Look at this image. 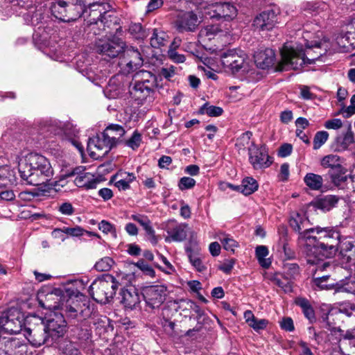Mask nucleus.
<instances>
[{
    "label": "nucleus",
    "instance_id": "f257e3e1",
    "mask_svg": "<svg viewBox=\"0 0 355 355\" xmlns=\"http://www.w3.org/2000/svg\"><path fill=\"white\" fill-rule=\"evenodd\" d=\"M343 238L336 227L316 226L300 233V243L303 246L307 262L314 265L319 261L333 257Z\"/></svg>",
    "mask_w": 355,
    "mask_h": 355
},
{
    "label": "nucleus",
    "instance_id": "f03ea898",
    "mask_svg": "<svg viewBox=\"0 0 355 355\" xmlns=\"http://www.w3.org/2000/svg\"><path fill=\"white\" fill-rule=\"evenodd\" d=\"M328 43L326 38L320 42H307L305 51L302 45L285 44L281 51L282 60L278 63L276 70H298L306 63H313L326 53L329 47Z\"/></svg>",
    "mask_w": 355,
    "mask_h": 355
},
{
    "label": "nucleus",
    "instance_id": "7ed1b4c3",
    "mask_svg": "<svg viewBox=\"0 0 355 355\" xmlns=\"http://www.w3.org/2000/svg\"><path fill=\"white\" fill-rule=\"evenodd\" d=\"M18 171L26 184L34 186L45 184L53 173L49 159L36 153H30L20 159Z\"/></svg>",
    "mask_w": 355,
    "mask_h": 355
},
{
    "label": "nucleus",
    "instance_id": "20e7f679",
    "mask_svg": "<svg viewBox=\"0 0 355 355\" xmlns=\"http://www.w3.org/2000/svg\"><path fill=\"white\" fill-rule=\"evenodd\" d=\"M89 10L87 26L94 35H101L103 32L108 33L107 28H111L117 24L118 19L112 10L110 4H95L86 7Z\"/></svg>",
    "mask_w": 355,
    "mask_h": 355
},
{
    "label": "nucleus",
    "instance_id": "39448f33",
    "mask_svg": "<svg viewBox=\"0 0 355 355\" xmlns=\"http://www.w3.org/2000/svg\"><path fill=\"white\" fill-rule=\"evenodd\" d=\"M157 78L150 71L141 70L135 74V83L131 94L139 105L150 106L155 99Z\"/></svg>",
    "mask_w": 355,
    "mask_h": 355
},
{
    "label": "nucleus",
    "instance_id": "423d86ee",
    "mask_svg": "<svg viewBox=\"0 0 355 355\" xmlns=\"http://www.w3.org/2000/svg\"><path fill=\"white\" fill-rule=\"evenodd\" d=\"M117 288L118 282L115 278L110 274H105L92 282L89 293L96 302L106 304L114 297Z\"/></svg>",
    "mask_w": 355,
    "mask_h": 355
},
{
    "label": "nucleus",
    "instance_id": "0eeeda50",
    "mask_svg": "<svg viewBox=\"0 0 355 355\" xmlns=\"http://www.w3.org/2000/svg\"><path fill=\"white\" fill-rule=\"evenodd\" d=\"M82 6L75 0H59L52 2L50 9L52 15L58 19L69 22L75 21L83 15Z\"/></svg>",
    "mask_w": 355,
    "mask_h": 355
},
{
    "label": "nucleus",
    "instance_id": "6e6552de",
    "mask_svg": "<svg viewBox=\"0 0 355 355\" xmlns=\"http://www.w3.org/2000/svg\"><path fill=\"white\" fill-rule=\"evenodd\" d=\"M73 176H76L73 182L78 187H84L87 189H95L98 183V181L94 178L93 174L85 172V166H79L63 173L61 175V178L56 182V184L62 187L66 178Z\"/></svg>",
    "mask_w": 355,
    "mask_h": 355
},
{
    "label": "nucleus",
    "instance_id": "1a4fd4ad",
    "mask_svg": "<svg viewBox=\"0 0 355 355\" xmlns=\"http://www.w3.org/2000/svg\"><path fill=\"white\" fill-rule=\"evenodd\" d=\"M23 316L16 308H10L0 316V329L6 333L16 334L21 331Z\"/></svg>",
    "mask_w": 355,
    "mask_h": 355
},
{
    "label": "nucleus",
    "instance_id": "9d476101",
    "mask_svg": "<svg viewBox=\"0 0 355 355\" xmlns=\"http://www.w3.org/2000/svg\"><path fill=\"white\" fill-rule=\"evenodd\" d=\"M142 295L148 306L159 308L166 300L167 287L162 284L147 286L143 288Z\"/></svg>",
    "mask_w": 355,
    "mask_h": 355
},
{
    "label": "nucleus",
    "instance_id": "9b49d317",
    "mask_svg": "<svg viewBox=\"0 0 355 355\" xmlns=\"http://www.w3.org/2000/svg\"><path fill=\"white\" fill-rule=\"evenodd\" d=\"M204 14L210 19L230 21L236 16L237 10L230 3H216L205 7Z\"/></svg>",
    "mask_w": 355,
    "mask_h": 355
},
{
    "label": "nucleus",
    "instance_id": "f8f14e48",
    "mask_svg": "<svg viewBox=\"0 0 355 355\" xmlns=\"http://www.w3.org/2000/svg\"><path fill=\"white\" fill-rule=\"evenodd\" d=\"M96 46L99 53L114 58L124 51L125 44L120 38L114 36L112 38L99 40Z\"/></svg>",
    "mask_w": 355,
    "mask_h": 355
},
{
    "label": "nucleus",
    "instance_id": "ddd939ff",
    "mask_svg": "<svg viewBox=\"0 0 355 355\" xmlns=\"http://www.w3.org/2000/svg\"><path fill=\"white\" fill-rule=\"evenodd\" d=\"M114 146L103 132L93 138H89L87 142V151L91 157L98 159L107 155Z\"/></svg>",
    "mask_w": 355,
    "mask_h": 355
},
{
    "label": "nucleus",
    "instance_id": "4468645a",
    "mask_svg": "<svg viewBox=\"0 0 355 355\" xmlns=\"http://www.w3.org/2000/svg\"><path fill=\"white\" fill-rule=\"evenodd\" d=\"M37 320L39 322L33 328H26L24 333V336L29 343L36 347L47 343L50 340L45 328V321L41 318H37Z\"/></svg>",
    "mask_w": 355,
    "mask_h": 355
},
{
    "label": "nucleus",
    "instance_id": "2eb2a0df",
    "mask_svg": "<svg viewBox=\"0 0 355 355\" xmlns=\"http://www.w3.org/2000/svg\"><path fill=\"white\" fill-rule=\"evenodd\" d=\"M249 162L254 169H262L269 167L272 161L265 147L256 146L253 142L248 147Z\"/></svg>",
    "mask_w": 355,
    "mask_h": 355
},
{
    "label": "nucleus",
    "instance_id": "dca6fc26",
    "mask_svg": "<svg viewBox=\"0 0 355 355\" xmlns=\"http://www.w3.org/2000/svg\"><path fill=\"white\" fill-rule=\"evenodd\" d=\"M338 250L342 264L352 271L355 267V240L350 237H344Z\"/></svg>",
    "mask_w": 355,
    "mask_h": 355
},
{
    "label": "nucleus",
    "instance_id": "f3484780",
    "mask_svg": "<svg viewBox=\"0 0 355 355\" xmlns=\"http://www.w3.org/2000/svg\"><path fill=\"white\" fill-rule=\"evenodd\" d=\"M245 58L242 51L239 54L235 50H229L221 55V63L225 69L236 73L247 64Z\"/></svg>",
    "mask_w": 355,
    "mask_h": 355
},
{
    "label": "nucleus",
    "instance_id": "a211bd4d",
    "mask_svg": "<svg viewBox=\"0 0 355 355\" xmlns=\"http://www.w3.org/2000/svg\"><path fill=\"white\" fill-rule=\"evenodd\" d=\"M45 328L51 341L62 337L66 332V321L62 314L54 313L45 321Z\"/></svg>",
    "mask_w": 355,
    "mask_h": 355
},
{
    "label": "nucleus",
    "instance_id": "6ab92c4d",
    "mask_svg": "<svg viewBox=\"0 0 355 355\" xmlns=\"http://www.w3.org/2000/svg\"><path fill=\"white\" fill-rule=\"evenodd\" d=\"M144 60L140 52L134 48L126 51L125 56L121 59L119 65L124 73H130L140 68Z\"/></svg>",
    "mask_w": 355,
    "mask_h": 355
},
{
    "label": "nucleus",
    "instance_id": "aec40b11",
    "mask_svg": "<svg viewBox=\"0 0 355 355\" xmlns=\"http://www.w3.org/2000/svg\"><path fill=\"white\" fill-rule=\"evenodd\" d=\"M187 227L188 225L186 223H178L173 220H168L166 226L168 236L165 238V241L170 243L184 241L187 236Z\"/></svg>",
    "mask_w": 355,
    "mask_h": 355
},
{
    "label": "nucleus",
    "instance_id": "412c9836",
    "mask_svg": "<svg viewBox=\"0 0 355 355\" xmlns=\"http://www.w3.org/2000/svg\"><path fill=\"white\" fill-rule=\"evenodd\" d=\"M199 24L198 17L193 12H185L179 15L175 21L176 28L180 33L194 31Z\"/></svg>",
    "mask_w": 355,
    "mask_h": 355
},
{
    "label": "nucleus",
    "instance_id": "4be33fe9",
    "mask_svg": "<svg viewBox=\"0 0 355 355\" xmlns=\"http://www.w3.org/2000/svg\"><path fill=\"white\" fill-rule=\"evenodd\" d=\"M277 22L276 12L273 10L269 9L263 11L255 17L253 26L259 31H269L272 29Z\"/></svg>",
    "mask_w": 355,
    "mask_h": 355
},
{
    "label": "nucleus",
    "instance_id": "5701e85b",
    "mask_svg": "<svg viewBox=\"0 0 355 355\" xmlns=\"http://www.w3.org/2000/svg\"><path fill=\"white\" fill-rule=\"evenodd\" d=\"M33 2V0H5L3 8L8 16L16 13L17 15L23 14L24 16L29 17V12L23 13L20 10L25 9L27 10L31 8Z\"/></svg>",
    "mask_w": 355,
    "mask_h": 355
},
{
    "label": "nucleus",
    "instance_id": "b1692460",
    "mask_svg": "<svg viewBox=\"0 0 355 355\" xmlns=\"http://www.w3.org/2000/svg\"><path fill=\"white\" fill-rule=\"evenodd\" d=\"M47 131L58 135H65L66 137L71 139L76 137L78 130L72 127L69 123H63L61 121H51L47 125Z\"/></svg>",
    "mask_w": 355,
    "mask_h": 355
},
{
    "label": "nucleus",
    "instance_id": "393cba45",
    "mask_svg": "<svg viewBox=\"0 0 355 355\" xmlns=\"http://www.w3.org/2000/svg\"><path fill=\"white\" fill-rule=\"evenodd\" d=\"M256 65L262 69H268L275 64V54L272 49L257 51L254 55Z\"/></svg>",
    "mask_w": 355,
    "mask_h": 355
},
{
    "label": "nucleus",
    "instance_id": "a878e982",
    "mask_svg": "<svg viewBox=\"0 0 355 355\" xmlns=\"http://www.w3.org/2000/svg\"><path fill=\"white\" fill-rule=\"evenodd\" d=\"M121 302L124 305L125 309L130 310L135 309L140 303V297L136 288L130 287L123 289L121 292Z\"/></svg>",
    "mask_w": 355,
    "mask_h": 355
},
{
    "label": "nucleus",
    "instance_id": "bb28decb",
    "mask_svg": "<svg viewBox=\"0 0 355 355\" xmlns=\"http://www.w3.org/2000/svg\"><path fill=\"white\" fill-rule=\"evenodd\" d=\"M340 199L335 195H326L317 198L313 203L316 209L327 212L337 206Z\"/></svg>",
    "mask_w": 355,
    "mask_h": 355
},
{
    "label": "nucleus",
    "instance_id": "cd10ccee",
    "mask_svg": "<svg viewBox=\"0 0 355 355\" xmlns=\"http://www.w3.org/2000/svg\"><path fill=\"white\" fill-rule=\"evenodd\" d=\"M125 131L123 128L118 124H111L108 125L103 132V137H106L113 146L118 143L122 142L121 138L125 135Z\"/></svg>",
    "mask_w": 355,
    "mask_h": 355
},
{
    "label": "nucleus",
    "instance_id": "c85d7f7f",
    "mask_svg": "<svg viewBox=\"0 0 355 355\" xmlns=\"http://www.w3.org/2000/svg\"><path fill=\"white\" fill-rule=\"evenodd\" d=\"M354 142V135L349 125L346 132L338 135L335 139L336 150L344 151Z\"/></svg>",
    "mask_w": 355,
    "mask_h": 355
},
{
    "label": "nucleus",
    "instance_id": "c756f323",
    "mask_svg": "<svg viewBox=\"0 0 355 355\" xmlns=\"http://www.w3.org/2000/svg\"><path fill=\"white\" fill-rule=\"evenodd\" d=\"M6 162L5 157L0 156V189L14 183L13 172L10 169Z\"/></svg>",
    "mask_w": 355,
    "mask_h": 355
},
{
    "label": "nucleus",
    "instance_id": "7c9ffc66",
    "mask_svg": "<svg viewBox=\"0 0 355 355\" xmlns=\"http://www.w3.org/2000/svg\"><path fill=\"white\" fill-rule=\"evenodd\" d=\"M347 170L343 166H338V168L329 172V177L332 183L340 189H345L347 181L351 176L346 175Z\"/></svg>",
    "mask_w": 355,
    "mask_h": 355
},
{
    "label": "nucleus",
    "instance_id": "2f4dec72",
    "mask_svg": "<svg viewBox=\"0 0 355 355\" xmlns=\"http://www.w3.org/2000/svg\"><path fill=\"white\" fill-rule=\"evenodd\" d=\"M303 10L312 15H322V17H327L329 12V6L323 1L306 2L303 5Z\"/></svg>",
    "mask_w": 355,
    "mask_h": 355
},
{
    "label": "nucleus",
    "instance_id": "473e14b6",
    "mask_svg": "<svg viewBox=\"0 0 355 355\" xmlns=\"http://www.w3.org/2000/svg\"><path fill=\"white\" fill-rule=\"evenodd\" d=\"M323 178L320 175L308 173L304 177V182L312 191H322L323 188Z\"/></svg>",
    "mask_w": 355,
    "mask_h": 355
},
{
    "label": "nucleus",
    "instance_id": "72a5a7b5",
    "mask_svg": "<svg viewBox=\"0 0 355 355\" xmlns=\"http://www.w3.org/2000/svg\"><path fill=\"white\" fill-rule=\"evenodd\" d=\"M295 304L299 306L304 315L311 323L315 321L314 310L309 301L304 297H297L295 300Z\"/></svg>",
    "mask_w": 355,
    "mask_h": 355
},
{
    "label": "nucleus",
    "instance_id": "f704fd0d",
    "mask_svg": "<svg viewBox=\"0 0 355 355\" xmlns=\"http://www.w3.org/2000/svg\"><path fill=\"white\" fill-rule=\"evenodd\" d=\"M259 184L256 180L252 177L244 178L240 186L236 187L234 189L239 190L245 196L250 195L257 190Z\"/></svg>",
    "mask_w": 355,
    "mask_h": 355
},
{
    "label": "nucleus",
    "instance_id": "c9c22d12",
    "mask_svg": "<svg viewBox=\"0 0 355 355\" xmlns=\"http://www.w3.org/2000/svg\"><path fill=\"white\" fill-rule=\"evenodd\" d=\"M282 275L287 279L293 281L300 275V269L297 263L291 262H284L282 266Z\"/></svg>",
    "mask_w": 355,
    "mask_h": 355
},
{
    "label": "nucleus",
    "instance_id": "e433bc0d",
    "mask_svg": "<svg viewBox=\"0 0 355 355\" xmlns=\"http://www.w3.org/2000/svg\"><path fill=\"white\" fill-rule=\"evenodd\" d=\"M168 40V36L166 32L155 28L150 37V45L153 48H159L166 45Z\"/></svg>",
    "mask_w": 355,
    "mask_h": 355
},
{
    "label": "nucleus",
    "instance_id": "4c0bfd02",
    "mask_svg": "<svg viewBox=\"0 0 355 355\" xmlns=\"http://www.w3.org/2000/svg\"><path fill=\"white\" fill-rule=\"evenodd\" d=\"M192 300L187 299H181L178 301H174L171 306L176 311H180L181 315L187 317L191 311Z\"/></svg>",
    "mask_w": 355,
    "mask_h": 355
},
{
    "label": "nucleus",
    "instance_id": "58836bf2",
    "mask_svg": "<svg viewBox=\"0 0 355 355\" xmlns=\"http://www.w3.org/2000/svg\"><path fill=\"white\" fill-rule=\"evenodd\" d=\"M269 251L265 245H258L255 250V255L259 264L264 268H268L271 264L269 259L266 257L268 255Z\"/></svg>",
    "mask_w": 355,
    "mask_h": 355
},
{
    "label": "nucleus",
    "instance_id": "ea45409f",
    "mask_svg": "<svg viewBox=\"0 0 355 355\" xmlns=\"http://www.w3.org/2000/svg\"><path fill=\"white\" fill-rule=\"evenodd\" d=\"M352 272H354L353 276H350L345 280H341L337 284V289L338 291L352 293H355V267Z\"/></svg>",
    "mask_w": 355,
    "mask_h": 355
},
{
    "label": "nucleus",
    "instance_id": "a19ab883",
    "mask_svg": "<svg viewBox=\"0 0 355 355\" xmlns=\"http://www.w3.org/2000/svg\"><path fill=\"white\" fill-rule=\"evenodd\" d=\"M321 165L324 168H331V171L338 168L342 166L340 164V157L337 155H328L324 156L321 160Z\"/></svg>",
    "mask_w": 355,
    "mask_h": 355
},
{
    "label": "nucleus",
    "instance_id": "79ce46f5",
    "mask_svg": "<svg viewBox=\"0 0 355 355\" xmlns=\"http://www.w3.org/2000/svg\"><path fill=\"white\" fill-rule=\"evenodd\" d=\"M199 112L202 114H207L209 116L216 117L223 114V110L220 107L211 105L208 103H205L200 108Z\"/></svg>",
    "mask_w": 355,
    "mask_h": 355
},
{
    "label": "nucleus",
    "instance_id": "37998d69",
    "mask_svg": "<svg viewBox=\"0 0 355 355\" xmlns=\"http://www.w3.org/2000/svg\"><path fill=\"white\" fill-rule=\"evenodd\" d=\"M282 277L280 278L277 275H276L272 279V282L281 288L285 293H290L293 291V281L291 279H287L283 277L282 275Z\"/></svg>",
    "mask_w": 355,
    "mask_h": 355
},
{
    "label": "nucleus",
    "instance_id": "c03bdc74",
    "mask_svg": "<svg viewBox=\"0 0 355 355\" xmlns=\"http://www.w3.org/2000/svg\"><path fill=\"white\" fill-rule=\"evenodd\" d=\"M341 338L339 341V347L342 349V347L349 345L355 347V329H352L346 331L344 334H340Z\"/></svg>",
    "mask_w": 355,
    "mask_h": 355
},
{
    "label": "nucleus",
    "instance_id": "a18cd8bd",
    "mask_svg": "<svg viewBox=\"0 0 355 355\" xmlns=\"http://www.w3.org/2000/svg\"><path fill=\"white\" fill-rule=\"evenodd\" d=\"M141 140V135L137 130H135L132 136L129 139L125 140L123 143L125 146L130 148L133 150H135L139 147Z\"/></svg>",
    "mask_w": 355,
    "mask_h": 355
},
{
    "label": "nucleus",
    "instance_id": "49530a36",
    "mask_svg": "<svg viewBox=\"0 0 355 355\" xmlns=\"http://www.w3.org/2000/svg\"><path fill=\"white\" fill-rule=\"evenodd\" d=\"M128 32L137 40L144 39L146 36L145 31L139 23L131 24L129 26Z\"/></svg>",
    "mask_w": 355,
    "mask_h": 355
},
{
    "label": "nucleus",
    "instance_id": "de8ad7c7",
    "mask_svg": "<svg viewBox=\"0 0 355 355\" xmlns=\"http://www.w3.org/2000/svg\"><path fill=\"white\" fill-rule=\"evenodd\" d=\"M219 239L222 243L224 249L227 251L234 252L235 248L238 247V243L230 236L223 234Z\"/></svg>",
    "mask_w": 355,
    "mask_h": 355
},
{
    "label": "nucleus",
    "instance_id": "09e8293b",
    "mask_svg": "<svg viewBox=\"0 0 355 355\" xmlns=\"http://www.w3.org/2000/svg\"><path fill=\"white\" fill-rule=\"evenodd\" d=\"M329 133L327 131L316 132L313 139V149H319L328 139Z\"/></svg>",
    "mask_w": 355,
    "mask_h": 355
},
{
    "label": "nucleus",
    "instance_id": "8fccbe9b",
    "mask_svg": "<svg viewBox=\"0 0 355 355\" xmlns=\"http://www.w3.org/2000/svg\"><path fill=\"white\" fill-rule=\"evenodd\" d=\"M113 263L114 261L110 257H105L97 261L94 266L98 271H108L112 268Z\"/></svg>",
    "mask_w": 355,
    "mask_h": 355
},
{
    "label": "nucleus",
    "instance_id": "3c124183",
    "mask_svg": "<svg viewBox=\"0 0 355 355\" xmlns=\"http://www.w3.org/2000/svg\"><path fill=\"white\" fill-rule=\"evenodd\" d=\"M130 218L133 220L137 222L141 226H142L145 231L152 226L151 221L146 215L139 214H132L130 216Z\"/></svg>",
    "mask_w": 355,
    "mask_h": 355
},
{
    "label": "nucleus",
    "instance_id": "603ef678",
    "mask_svg": "<svg viewBox=\"0 0 355 355\" xmlns=\"http://www.w3.org/2000/svg\"><path fill=\"white\" fill-rule=\"evenodd\" d=\"M98 229L104 234L110 233L114 238L116 237V230L115 226L107 220H101L98 224Z\"/></svg>",
    "mask_w": 355,
    "mask_h": 355
},
{
    "label": "nucleus",
    "instance_id": "864d4df0",
    "mask_svg": "<svg viewBox=\"0 0 355 355\" xmlns=\"http://www.w3.org/2000/svg\"><path fill=\"white\" fill-rule=\"evenodd\" d=\"M189 259L190 263L198 271L203 272L204 270H205V266L202 263L201 259L197 255H195L190 252L189 254Z\"/></svg>",
    "mask_w": 355,
    "mask_h": 355
},
{
    "label": "nucleus",
    "instance_id": "5fc2aeb1",
    "mask_svg": "<svg viewBox=\"0 0 355 355\" xmlns=\"http://www.w3.org/2000/svg\"><path fill=\"white\" fill-rule=\"evenodd\" d=\"M196 184V180L189 177H183L180 180L178 187L180 190H186L193 188Z\"/></svg>",
    "mask_w": 355,
    "mask_h": 355
},
{
    "label": "nucleus",
    "instance_id": "6e6d98bb",
    "mask_svg": "<svg viewBox=\"0 0 355 355\" xmlns=\"http://www.w3.org/2000/svg\"><path fill=\"white\" fill-rule=\"evenodd\" d=\"M302 217L297 214L295 218H292L290 220V225L291 227L295 231L299 233V236L300 235V233L303 232L304 231H301L302 227ZM298 239L300 240V236L298 237Z\"/></svg>",
    "mask_w": 355,
    "mask_h": 355
},
{
    "label": "nucleus",
    "instance_id": "4d7b16f0",
    "mask_svg": "<svg viewBox=\"0 0 355 355\" xmlns=\"http://www.w3.org/2000/svg\"><path fill=\"white\" fill-rule=\"evenodd\" d=\"M77 1V0H76ZM79 4H80L83 8V14L85 11H87L86 7H92V5L95 4H110L106 0H78Z\"/></svg>",
    "mask_w": 355,
    "mask_h": 355
},
{
    "label": "nucleus",
    "instance_id": "13d9d810",
    "mask_svg": "<svg viewBox=\"0 0 355 355\" xmlns=\"http://www.w3.org/2000/svg\"><path fill=\"white\" fill-rule=\"evenodd\" d=\"M58 210L63 215L71 216L74 213V208L71 203L64 202L61 203L58 208Z\"/></svg>",
    "mask_w": 355,
    "mask_h": 355
},
{
    "label": "nucleus",
    "instance_id": "bf43d9fd",
    "mask_svg": "<svg viewBox=\"0 0 355 355\" xmlns=\"http://www.w3.org/2000/svg\"><path fill=\"white\" fill-rule=\"evenodd\" d=\"M168 55L171 60L176 63H182L185 61L184 55L179 54L173 48L168 49Z\"/></svg>",
    "mask_w": 355,
    "mask_h": 355
},
{
    "label": "nucleus",
    "instance_id": "052dcab7",
    "mask_svg": "<svg viewBox=\"0 0 355 355\" xmlns=\"http://www.w3.org/2000/svg\"><path fill=\"white\" fill-rule=\"evenodd\" d=\"M324 126L329 130H338L342 128L343 122L340 119H332L325 121Z\"/></svg>",
    "mask_w": 355,
    "mask_h": 355
},
{
    "label": "nucleus",
    "instance_id": "680f3d73",
    "mask_svg": "<svg viewBox=\"0 0 355 355\" xmlns=\"http://www.w3.org/2000/svg\"><path fill=\"white\" fill-rule=\"evenodd\" d=\"M280 327L286 331H293L295 329L293 321L291 318H284L280 322Z\"/></svg>",
    "mask_w": 355,
    "mask_h": 355
},
{
    "label": "nucleus",
    "instance_id": "e2e57ef3",
    "mask_svg": "<svg viewBox=\"0 0 355 355\" xmlns=\"http://www.w3.org/2000/svg\"><path fill=\"white\" fill-rule=\"evenodd\" d=\"M220 32V30L218 26L212 25L207 26L204 30L201 31V34L205 35L209 37V40H211L212 36L216 35Z\"/></svg>",
    "mask_w": 355,
    "mask_h": 355
},
{
    "label": "nucleus",
    "instance_id": "0e129e2a",
    "mask_svg": "<svg viewBox=\"0 0 355 355\" xmlns=\"http://www.w3.org/2000/svg\"><path fill=\"white\" fill-rule=\"evenodd\" d=\"M268 323V322L267 320H265V319L259 320L257 318H255L254 320V321L252 322H251L250 324H249V326L257 331L261 329H265Z\"/></svg>",
    "mask_w": 355,
    "mask_h": 355
},
{
    "label": "nucleus",
    "instance_id": "69168bd1",
    "mask_svg": "<svg viewBox=\"0 0 355 355\" xmlns=\"http://www.w3.org/2000/svg\"><path fill=\"white\" fill-rule=\"evenodd\" d=\"M293 150V146L290 144H284L282 145L278 151L279 156L282 157H286L290 155Z\"/></svg>",
    "mask_w": 355,
    "mask_h": 355
},
{
    "label": "nucleus",
    "instance_id": "338daca9",
    "mask_svg": "<svg viewBox=\"0 0 355 355\" xmlns=\"http://www.w3.org/2000/svg\"><path fill=\"white\" fill-rule=\"evenodd\" d=\"M176 67L170 66L169 67H163L160 70V74L167 80H170L175 73Z\"/></svg>",
    "mask_w": 355,
    "mask_h": 355
},
{
    "label": "nucleus",
    "instance_id": "774afa93",
    "mask_svg": "<svg viewBox=\"0 0 355 355\" xmlns=\"http://www.w3.org/2000/svg\"><path fill=\"white\" fill-rule=\"evenodd\" d=\"M234 263L235 261L234 259L226 260L219 266V269L225 273L229 274L232 271Z\"/></svg>",
    "mask_w": 355,
    "mask_h": 355
}]
</instances>
